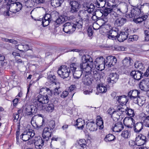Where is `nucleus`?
<instances>
[{"label":"nucleus","instance_id":"obj_1","mask_svg":"<svg viewBox=\"0 0 149 149\" xmlns=\"http://www.w3.org/2000/svg\"><path fill=\"white\" fill-rule=\"evenodd\" d=\"M81 60L82 63L79 66L75 63H72L70 65L71 71L75 79L80 78L82 74V71L88 72L93 68V59L89 55H83Z\"/></svg>","mask_w":149,"mask_h":149},{"label":"nucleus","instance_id":"obj_2","mask_svg":"<svg viewBox=\"0 0 149 149\" xmlns=\"http://www.w3.org/2000/svg\"><path fill=\"white\" fill-rule=\"evenodd\" d=\"M40 94L37 97H41L42 98V100H41L42 102H41L42 106L43 107L42 109L39 110H43L45 109L48 112H52L54 109V105L52 103L46 105V107L44 106L45 104L47 103L49 101V97L52 95V91L49 88H43L40 89L39 92Z\"/></svg>","mask_w":149,"mask_h":149},{"label":"nucleus","instance_id":"obj_3","mask_svg":"<svg viewBox=\"0 0 149 149\" xmlns=\"http://www.w3.org/2000/svg\"><path fill=\"white\" fill-rule=\"evenodd\" d=\"M42 98L39 97H36L33 100V102L34 105L27 106L25 108V113L27 115L32 116L36 113L38 110H41L43 109L41 103L42 102L41 100Z\"/></svg>","mask_w":149,"mask_h":149},{"label":"nucleus","instance_id":"obj_4","mask_svg":"<svg viewBox=\"0 0 149 149\" xmlns=\"http://www.w3.org/2000/svg\"><path fill=\"white\" fill-rule=\"evenodd\" d=\"M7 7L10 12L16 13L20 10L22 8V5L19 2H14L12 0H7Z\"/></svg>","mask_w":149,"mask_h":149},{"label":"nucleus","instance_id":"obj_5","mask_svg":"<svg viewBox=\"0 0 149 149\" xmlns=\"http://www.w3.org/2000/svg\"><path fill=\"white\" fill-rule=\"evenodd\" d=\"M70 67L67 68L65 65L61 66L58 68L57 72L58 75L63 79L69 77L71 74Z\"/></svg>","mask_w":149,"mask_h":149},{"label":"nucleus","instance_id":"obj_6","mask_svg":"<svg viewBox=\"0 0 149 149\" xmlns=\"http://www.w3.org/2000/svg\"><path fill=\"white\" fill-rule=\"evenodd\" d=\"M131 76L133 77L135 79L139 80L143 76L147 77L149 75V67L146 70V72L143 73L141 71L139 70L132 71L130 73Z\"/></svg>","mask_w":149,"mask_h":149},{"label":"nucleus","instance_id":"obj_7","mask_svg":"<svg viewBox=\"0 0 149 149\" xmlns=\"http://www.w3.org/2000/svg\"><path fill=\"white\" fill-rule=\"evenodd\" d=\"M35 135L34 130L31 129H29L24 131L20 135V138L23 141H26L31 139Z\"/></svg>","mask_w":149,"mask_h":149},{"label":"nucleus","instance_id":"obj_8","mask_svg":"<svg viewBox=\"0 0 149 149\" xmlns=\"http://www.w3.org/2000/svg\"><path fill=\"white\" fill-rule=\"evenodd\" d=\"M70 12L72 14L77 13L81 7V4L79 2L75 1H70Z\"/></svg>","mask_w":149,"mask_h":149},{"label":"nucleus","instance_id":"obj_9","mask_svg":"<svg viewBox=\"0 0 149 149\" xmlns=\"http://www.w3.org/2000/svg\"><path fill=\"white\" fill-rule=\"evenodd\" d=\"M119 77V75L116 72L111 73L107 79V82L109 85L113 86V84L117 82Z\"/></svg>","mask_w":149,"mask_h":149},{"label":"nucleus","instance_id":"obj_10","mask_svg":"<svg viewBox=\"0 0 149 149\" xmlns=\"http://www.w3.org/2000/svg\"><path fill=\"white\" fill-rule=\"evenodd\" d=\"M135 141L136 145L138 146L143 145L146 141V137L141 134H137L136 135Z\"/></svg>","mask_w":149,"mask_h":149},{"label":"nucleus","instance_id":"obj_11","mask_svg":"<svg viewBox=\"0 0 149 149\" xmlns=\"http://www.w3.org/2000/svg\"><path fill=\"white\" fill-rule=\"evenodd\" d=\"M73 23L68 22L65 23L63 25V30L66 33H72L75 30V28Z\"/></svg>","mask_w":149,"mask_h":149},{"label":"nucleus","instance_id":"obj_12","mask_svg":"<svg viewBox=\"0 0 149 149\" xmlns=\"http://www.w3.org/2000/svg\"><path fill=\"white\" fill-rule=\"evenodd\" d=\"M119 30L118 28H114L109 31L108 34L107 36L108 38L112 40L116 39L118 37Z\"/></svg>","mask_w":149,"mask_h":149},{"label":"nucleus","instance_id":"obj_13","mask_svg":"<svg viewBox=\"0 0 149 149\" xmlns=\"http://www.w3.org/2000/svg\"><path fill=\"white\" fill-rule=\"evenodd\" d=\"M90 71L88 72H86L82 78L83 82L84 84L88 86L91 85L93 80V76L90 73Z\"/></svg>","mask_w":149,"mask_h":149},{"label":"nucleus","instance_id":"obj_14","mask_svg":"<svg viewBox=\"0 0 149 149\" xmlns=\"http://www.w3.org/2000/svg\"><path fill=\"white\" fill-rule=\"evenodd\" d=\"M129 29L127 28H125L123 31L120 32L118 37V41L122 42L126 40L129 35Z\"/></svg>","mask_w":149,"mask_h":149},{"label":"nucleus","instance_id":"obj_15","mask_svg":"<svg viewBox=\"0 0 149 149\" xmlns=\"http://www.w3.org/2000/svg\"><path fill=\"white\" fill-rule=\"evenodd\" d=\"M139 88L144 91H148L149 90V79L147 78L142 80L139 84Z\"/></svg>","mask_w":149,"mask_h":149},{"label":"nucleus","instance_id":"obj_16","mask_svg":"<svg viewBox=\"0 0 149 149\" xmlns=\"http://www.w3.org/2000/svg\"><path fill=\"white\" fill-rule=\"evenodd\" d=\"M106 61V65L108 67H111L116 64L117 60L115 56H110L107 57Z\"/></svg>","mask_w":149,"mask_h":149},{"label":"nucleus","instance_id":"obj_17","mask_svg":"<svg viewBox=\"0 0 149 149\" xmlns=\"http://www.w3.org/2000/svg\"><path fill=\"white\" fill-rule=\"evenodd\" d=\"M51 129L48 127H45L43 130L42 134V137L44 139L47 141L49 139V138L51 136L52 132Z\"/></svg>","mask_w":149,"mask_h":149},{"label":"nucleus","instance_id":"obj_18","mask_svg":"<svg viewBox=\"0 0 149 149\" xmlns=\"http://www.w3.org/2000/svg\"><path fill=\"white\" fill-rule=\"evenodd\" d=\"M143 14V13L141 11V9L136 7L132 9L130 13L128 14V15L129 17L133 18V17H138Z\"/></svg>","mask_w":149,"mask_h":149},{"label":"nucleus","instance_id":"obj_19","mask_svg":"<svg viewBox=\"0 0 149 149\" xmlns=\"http://www.w3.org/2000/svg\"><path fill=\"white\" fill-rule=\"evenodd\" d=\"M134 122V120L132 117H126L123 120V123L125 126L131 128L133 127Z\"/></svg>","mask_w":149,"mask_h":149},{"label":"nucleus","instance_id":"obj_20","mask_svg":"<svg viewBox=\"0 0 149 149\" xmlns=\"http://www.w3.org/2000/svg\"><path fill=\"white\" fill-rule=\"evenodd\" d=\"M124 126L122 123L119 122L113 124L111 128L112 130L115 132H119L123 129Z\"/></svg>","mask_w":149,"mask_h":149},{"label":"nucleus","instance_id":"obj_21","mask_svg":"<svg viewBox=\"0 0 149 149\" xmlns=\"http://www.w3.org/2000/svg\"><path fill=\"white\" fill-rule=\"evenodd\" d=\"M116 99L120 104H126L128 101L127 96L125 95L117 96Z\"/></svg>","mask_w":149,"mask_h":149},{"label":"nucleus","instance_id":"obj_22","mask_svg":"<svg viewBox=\"0 0 149 149\" xmlns=\"http://www.w3.org/2000/svg\"><path fill=\"white\" fill-rule=\"evenodd\" d=\"M89 13L86 10H82L78 13V16L81 19L85 20L88 19Z\"/></svg>","mask_w":149,"mask_h":149},{"label":"nucleus","instance_id":"obj_23","mask_svg":"<svg viewBox=\"0 0 149 149\" xmlns=\"http://www.w3.org/2000/svg\"><path fill=\"white\" fill-rule=\"evenodd\" d=\"M127 21V20L125 17H120L116 20L115 24L117 26H123Z\"/></svg>","mask_w":149,"mask_h":149},{"label":"nucleus","instance_id":"obj_24","mask_svg":"<svg viewBox=\"0 0 149 149\" xmlns=\"http://www.w3.org/2000/svg\"><path fill=\"white\" fill-rule=\"evenodd\" d=\"M132 59L130 57H125L122 61L123 66L125 68H126L132 64Z\"/></svg>","mask_w":149,"mask_h":149},{"label":"nucleus","instance_id":"obj_25","mask_svg":"<svg viewBox=\"0 0 149 149\" xmlns=\"http://www.w3.org/2000/svg\"><path fill=\"white\" fill-rule=\"evenodd\" d=\"M86 129L91 131H94L97 129V125L94 122H88L87 123L86 125Z\"/></svg>","mask_w":149,"mask_h":149},{"label":"nucleus","instance_id":"obj_26","mask_svg":"<svg viewBox=\"0 0 149 149\" xmlns=\"http://www.w3.org/2000/svg\"><path fill=\"white\" fill-rule=\"evenodd\" d=\"M85 121L81 118H78L77 120L74 125L77 127V128L79 130H82L85 125Z\"/></svg>","mask_w":149,"mask_h":149},{"label":"nucleus","instance_id":"obj_27","mask_svg":"<svg viewBox=\"0 0 149 149\" xmlns=\"http://www.w3.org/2000/svg\"><path fill=\"white\" fill-rule=\"evenodd\" d=\"M46 141L42 138H40L38 139L35 142V146L37 149H40L42 148L45 142Z\"/></svg>","mask_w":149,"mask_h":149},{"label":"nucleus","instance_id":"obj_28","mask_svg":"<svg viewBox=\"0 0 149 149\" xmlns=\"http://www.w3.org/2000/svg\"><path fill=\"white\" fill-rule=\"evenodd\" d=\"M97 92L100 93H104L107 91V88L103 84L97 83Z\"/></svg>","mask_w":149,"mask_h":149},{"label":"nucleus","instance_id":"obj_29","mask_svg":"<svg viewBox=\"0 0 149 149\" xmlns=\"http://www.w3.org/2000/svg\"><path fill=\"white\" fill-rule=\"evenodd\" d=\"M143 125L142 123H137L133 127L134 132L137 134L139 133L143 129Z\"/></svg>","mask_w":149,"mask_h":149},{"label":"nucleus","instance_id":"obj_30","mask_svg":"<svg viewBox=\"0 0 149 149\" xmlns=\"http://www.w3.org/2000/svg\"><path fill=\"white\" fill-rule=\"evenodd\" d=\"M93 71L92 72L94 79L97 82V83H100L101 82L100 79L101 77L99 73H98L95 68H93Z\"/></svg>","mask_w":149,"mask_h":149},{"label":"nucleus","instance_id":"obj_31","mask_svg":"<svg viewBox=\"0 0 149 149\" xmlns=\"http://www.w3.org/2000/svg\"><path fill=\"white\" fill-rule=\"evenodd\" d=\"M139 17L133 19V21L136 23H140L143 21L146 20L148 18L147 15H144L143 14L138 16Z\"/></svg>","mask_w":149,"mask_h":149},{"label":"nucleus","instance_id":"obj_32","mask_svg":"<svg viewBox=\"0 0 149 149\" xmlns=\"http://www.w3.org/2000/svg\"><path fill=\"white\" fill-rule=\"evenodd\" d=\"M140 94V92L137 90H133L130 91L128 93V96L130 98L135 97L138 96Z\"/></svg>","mask_w":149,"mask_h":149},{"label":"nucleus","instance_id":"obj_33","mask_svg":"<svg viewBox=\"0 0 149 149\" xmlns=\"http://www.w3.org/2000/svg\"><path fill=\"white\" fill-rule=\"evenodd\" d=\"M42 114H38V115H35L31 119V121H33L34 119H37V120L40 121L41 122L42 121V124L40 125H39L40 128H41V127L43 125L44 122V120L42 118Z\"/></svg>","mask_w":149,"mask_h":149},{"label":"nucleus","instance_id":"obj_34","mask_svg":"<svg viewBox=\"0 0 149 149\" xmlns=\"http://www.w3.org/2000/svg\"><path fill=\"white\" fill-rule=\"evenodd\" d=\"M63 1L64 0H52L51 1V4L54 7H58L61 6Z\"/></svg>","mask_w":149,"mask_h":149},{"label":"nucleus","instance_id":"obj_35","mask_svg":"<svg viewBox=\"0 0 149 149\" xmlns=\"http://www.w3.org/2000/svg\"><path fill=\"white\" fill-rule=\"evenodd\" d=\"M93 63V68H92L91 70H92L93 68H95V69L96 70H98L102 71L104 69L105 66L106 65L105 64V63H104L102 64L100 63V64H98L97 65L95 63H94V64Z\"/></svg>","mask_w":149,"mask_h":149},{"label":"nucleus","instance_id":"obj_36","mask_svg":"<svg viewBox=\"0 0 149 149\" xmlns=\"http://www.w3.org/2000/svg\"><path fill=\"white\" fill-rule=\"evenodd\" d=\"M128 108L126 104H120L117 106L116 110L118 111H120L121 112H125Z\"/></svg>","mask_w":149,"mask_h":149},{"label":"nucleus","instance_id":"obj_37","mask_svg":"<svg viewBox=\"0 0 149 149\" xmlns=\"http://www.w3.org/2000/svg\"><path fill=\"white\" fill-rule=\"evenodd\" d=\"M115 136L111 134H109L107 135L104 139V140L106 142L111 141L114 140Z\"/></svg>","mask_w":149,"mask_h":149},{"label":"nucleus","instance_id":"obj_38","mask_svg":"<svg viewBox=\"0 0 149 149\" xmlns=\"http://www.w3.org/2000/svg\"><path fill=\"white\" fill-rule=\"evenodd\" d=\"M142 120L146 126L149 127V116H143L142 118Z\"/></svg>","mask_w":149,"mask_h":149},{"label":"nucleus","instance_id":"obj_39","mask_svg":"<svg viewBox=\"0 0 149 149\" xmlns=\"http://www.w3.org/2000/svg\"><path fill=\"white\" fill-rule=\"evenodd\" d=\"M125 113L127 115L131 117H133L135 115L134 110L130 107H128Z\"/></svg>","mask_w":149,"mask_h":149},{"label":"nucleus","instance_id":"obj_40","mask_svg":"<svg viewBox=\"0 0 149 149\" xmlns=\"http://www.w3.org/2000/svg\"><path fill=\"white\" fill-rule=\"evenodd\" d=\"M95 4L96 7L101 8L104 7L105 6L106 1L97 0L96 2L95 3Z\"/></svg>","mask_w":149,"mask_h":149},{"label":"nucleus","instance_id":"obj_41","mask_svg":"<svg viewBox=\"0 0 149 149\" xmlns=\"http://www.w3.org/2000/svg\"><path fill=\"white\" fill-rule=\"evenodd\" d=\"M131 136V132L128 130H125L122 133V136L125 139H127L130 137Z\"/></svg>","mask_w":149,"mask_h":149},{"label":"nucleus","instance_id":"obj_42","mask_svg":"<svg viewBox=\"0 0 149 149\" xmlns=\"http://www.w3.org/2000/svg\"><path fill=\"white\" fill-rule=\"evenodd\" d=\"M49 81V82L52 84H54L55 85L57 84V83L58 84V82L56 83V77L54 75H49L47 77Z\"/></svg>","mask_w":149,"mask_h":149},{"label":"nucleus","instance_id":"obj_43","mask_svg":"<svg viewBox=\"0 0 149 149\" xmlns=\"http://www.w3.org/2000/svg\"><path fill=\"white\" fill-rule=\"evenodd\" d=\"M66 17L64 15H61L57 18L55 21V22L57 24H62L64 22L65 20Z\"/></svg>","mask_w":149,"mask_h":149},{"label":"nucleus","instance_id":"obj_44","mask_svg":"<svg viewBox=\"0 0 149 149\" xmlns=\"http://www.w3.org/2000/svg\"><path fill=\"white\" fill-rule=\"evenodd\" d=\"M120 114L118 112L115 111L112 114L111 117L114 120H117L120 118Z\"/></svg>","mask_w":149,"mask_h":149},{"label":"nucleus","instance_id":"obj_45","mask_svg":"<svg viewBox=\"0 0 149 149\" xmlns=\"http://www.w3.org/2000/svg\"><path fill=\"white\" fill-rule=\"evenodd\" d=\"M135 67L136 68H139L142 71L145 68L144 67L142 63L138 61H136L134 64Z\"/></svg>","mask_w":149,"mask_h":149},{"label":"nucleus","instance_id":"obj_46","mask_svg":"<svg viewBox=\"0 0 149 149\" xmlns=\"http://www.w3.org/2000/svg\"><path fill=\"white\" fill-rule=\"evenodd\" d=\"M105 59L102 56H101L99 58H97L94 62L97 65L98 64H100V63L102 64L104 63H106V62H105Z\"/></svg>","mask_w":149,"mask_h":149},{"label":"nucleus","instance_id":"obj_47","mask_svg":"<svg viewBox=\"0 0 149 149\" xmlns=\"http://www.w3.org/2000/svg\"><path fill=\"white\" fill-rule=\"evenodd\" d=\"M83 22L81 20H79L78 21H76L75 24H73L75 28V29L76 28L78 29H81L82 27Z\"/></svg>","mask_w":149,"mask_h":149},{"label":"nucleus","instance_id":"obj_48","mask_svg":"<svg viewBox=\"0 0 149 149\" xmlns=\"http://www.w3.org/2000/svg\"><path fill=\"white\" fill-rule=\"evenodd\" d=\"M146 98L143 96L139 97L138 104L140 106H142L145 103Z\"/></svg>","mask_w":149,"mask_h":149},{"label":"nucleus","instance_id":"obj_49","mask_svg":"<svg viewBox=\"0 0 149 149\" xmlns=\"http://www.w3.org/2000/svg\"><path fill=\"white\" fill-rule=\"evenodd\" d=\"M86 141L84 139H80L77 141L78 145L83 148L86 147Z\"/></svg>","mask_w":149,"mask_h":149},{"label":"nucleus","instance_id":"obj_50","mask_svg":"<svg viewBox=\"0 0 149 149\" xmlns=\"http://www.w3.org/2000/svg\"><path fill=\"white\" fill-rule=\"evenodd\" d=\"M113 9L112 7L105 8L103 11L104 15L105 16H107L108 15H110L112 10H113Z\"/></svg>","mask_w":149,"mask_h":149},{"label":"nucleus","instance_id":"obj_51","mask_svg":"<svg viewBox=\"0 0 149 149\" xmlns=\"http://www.w3.org/2000/svg\"><path fill=\"white\" fill-rule=\"evenodd\" d=\"M87 8H88L87 10L90 13H91L94 11L95 7L93 4L91 3L89 6H87Z\"/></svg>","mask_w":149,"mask_h":149},{"label":"nucleus","instance_id":"obj_52","mask_svg":"<svg viewBox=\"0 0 149 149\" xmlns=\"http://www.w3.org/2000/svg\"><path fill=\"white\" fill-rule=\"evenodd\" d=\"M19 48H20L22 47L24 48V50H27L29 49V46L28 45H17L16 46V48L19 50L21 51H23V50H20L19 49Z\"/></svg>","mask_w":149,"mask_h":149},{"label":"nucleus","instance_id":"obj_53","mask_svg":"<svg viewBox=\"0 0 149 149\" xmlns=\"http://www.w3.org/2000/svg\"><path fill=\"white\" fill-rule=\"evenodd\" d=\"M49 127L53 130L55 126V122L54 121L52 120L50 121L48 124Z\"/></svg>","mask_w":149,"mask_h":149},{"label":"nucleus","instance_id":"obj_54","mask_svg":"<svg viewBox=\"0 0 149 149\" xmlns=\"http://www.w3.org/2000/svg\"><path fill=\"white\" fill-rule=\"evenodd\" d=\"M96 124L97 125V127H98L100 129L102 130L103 128L104 125L103 121H100L99 122H96Z\"/></svg>","mask_w":149,"mask_h":149},{"label":"nucleus","instance_id":"obj_55","mask_svg":"<svg viewBox=\"0 0 149 149\" xmlns=\"http://www.w3.org/2000/svg\"><path fill=\"white\" fill-rule=\"evenodd\" d=\"M145 40L148 41H149V31L146 30L144 31Z\"/></svg>","mask_w":149,"mask_h":149},{"label":"nucleus","instance_id":"obj_56","mask_svg":"<svg viewBox=\"0 0 149 149\" xmlns=\"http://www.w3.org/2000/svg\"><path fill=\"white\" fill-rule=\"evenodd\" d=\"M24 3L26 6L27 7H31L33 6V4L32 3V1L31 0H25Z\"/></svg>","mask_w":149,"mask_h":149},{"label":"nucleus","instance_id":"obj_57","mask_svg":"<svg viewBox=\"0 0 149 149\" xmlns=\"http://www.w3.org/2000/svg\"><path fill=\"white\" fill-rule=\"evenodd\" d=\"M51 22V20L42 19V24L44 26H46L48 25Z\"/></svg>","mask_w":149,"mask_h":149},{"label":"nucleus","instance_id":"obj_58","mask_svg":"<svg viewBox=\"0 0 149 149\" xmlns=\"http://www.w3.org/2000/svg\"><path fill=\"white\" fill-rule=\"evenodd\" d=\"M115 0H109L108 2V5L109 6L113 8L114 6L116 5H115Z\"/></svg>","mask_w":149,"mask_h":149},{"label":"nucleus","instance_id":"obj_59","mask_svg":"<svg viewBox=\"0 0 149 149\" xmlns=\"http://www.w3.org/2000/svg\"><path fill=\"white\" fill-rule=\"evenodd\" d=\"M51 15L50 14H46L45 16L43 17V18L42 19L45 20H48L52 21V18H51Z\"/></svg>","mask_w":149,"mask_h":149},{"label":"nucleus","instance_id":"obj_60","mask_svg":"<svg viewBox=\"0 0 149 149\" xmlns=\"http://www.w3.org/2000/svg\"><path fill=\"white\" fill-rule=\"evenodd\" d=\"M60 88V87H56L54 90L53 91L54 94L56 95H58L60 93L61 91L59 90L58 89Z\"/></svg>","mask_w":149,"mask_h":149},{"label":"nucleus","instance_id":"obj_61","mask_svg":"<svg viewBox=\"0 0 149 149\" xmlns=\"http://www.w3.org/2000/svg\"><path fill=\"white\" fill-rule=\"evenodd\" d=\"M110 15L112 17H118L116 12L113 10H112Z\"/></svg>","mask_w":149,"mask_h":149},{"label":"nucleus","instance_id":"obj_62","mask_svg":"<svg viewBox=\"0 0 149 149\" xmlns=\"http://www.w3.org/2000/svg\"><path fill=\"white\" fill-rule=\"evenodd\" d=\"M68 94L69 93L68 91H65L62 93L61 95V97L62 98H65L68 95Z\"/></svg>","mask_w":149,"mask_h":149},{"label":"nucleus","instance_id":"obj_63","mask_svg":"<svg viewBox=\"0 0 149 149\" xmlns=\"http://www.w3.org/2000/svg\"><path fill=\"white\" fill-rule=\"evenodd\" d=\"M139 97V96L137 97H132L130 99L133 100L134 103L138 104V100Z\"/></svg>","mask_w":149,"mask_h":149},{"label":"nucleus","instance_id":"obj_64","mask_svg":"<svg viewBox=\"0 0 149 149\" xmlns=\"http://www.w3.org/2000/svg\"><path fill=\"white\" fill-rule=\"evenodd\" d=\"M87 32L88 34L89 37H91L92 36L93 34V32L91 28H88L87 30Z\"/></svg>","mask_w":149,"mask_h":149}]
</instances>
